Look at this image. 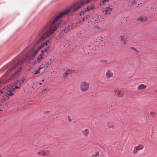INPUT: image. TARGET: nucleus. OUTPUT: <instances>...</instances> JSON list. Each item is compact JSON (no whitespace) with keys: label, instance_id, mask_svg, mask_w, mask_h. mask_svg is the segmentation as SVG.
I'll list each match as a JSON object with an SVG mask.
<instances>
[{"label":"nucleus","instance_id":"17","mask_svg":"<svg viewBox=\"0 0 157 157\" xmlns=\"http://www.w3.org/2000/svg\"><path fill=\"white\" fill-rule=\"evenodd\" d=\"M147 19V17L145 16H141L138 18V20L143 22L145 21Z\"/></svg>","mask_w":157,"mask_h":157},{"label":"nucleus","instance_id":"20","mask_svg":"<svg viewBox=\"0 0 157 157\" xmlns=\"http://www.w3.org/2000/svg\"><path fill=\"white\" fill-rule=\"evenodd\" d=\"M72 73V71L70 69H67L65 72L63 74V75L64 77L67 76V75L69 74Z\"/></svg>","mask_w":157,"mask_h":157},{"label":"nucleus","instance_id":"29","mask_svg":"<svg viewBox=\"0 0 157 157\" xmlns=\"http://www.w3.org/2000/svg\"><path fill=\"white\" fill-rule=\"evenodd\" d=\"M99 152L98 151H96L95 153L92 155V157H96L99 155Z\"/></svg>","mask_w":157,"mask_h":157},{"label":"nucleus","instance_id":"5","mask_svg":"<svg viewBox=\"0 0 157 157\" xmlns=\"http://www.w3.org/2000/svg\"><path fill=\"white\" fill-rule=\"evenodd\" d=\"M7 90L8 91V92H7L6 94H5L2 97L4 101L7 100L9 98L8 96H11L13 94L12 93L13 89L9 90V89H7Z\"/></svg>","mask_w":157,"mask_h":157},{"label":"nucleus","instance_id":"14","mask_svg":"<svg viewBox=\"0 0 157 157\" xmlns=\"http://www.w3.org/2000/svg\"><path fill=\"white\" fill-rule=\"evenodd\" d=\"M93 21H94L96 23H98L99 21V19L98 16L96 14L94 15L92 18Z\"/></svg>","mask_w":157,"mask_h":157},{"label":"nucleus","instance_id":"15","mask_svg":"<svg viewBox=\"0 0 157 157\" xmlns=\"http://www.w3.org/2000/svg\"><path fill=\"white\" fill-rule=\"evenodd\" d=\"M147 87L146 85L144 84H141L138 87V89L139 90H142L146 89Z\"/></svg>","mask_w":157,"mask_h":157},{"label":"nucleus","instance_id":"6","mask_svg":"<svg viewBox=\"0 0 157 157\" xmlns=\"http://www.w3.org/2000/svg\"><path fill=\"white\" fill-rule=\"evenodd\" d=\"M114 92L115 95L118 98H121L124 96V92L123 91L117 89L114 90Z\"/></svg>","mask_w":157,"mask_h":157},{"label":"nucleus","instance_id":"41","mask_svg":"<svg viewBox=\"0 0 157 157\" xmlns=\"http://www.w3.org/2000/svg\"><path fill=\"white\" fill-rule=\"evenodd\" d=\"M44 50H42L41 51V52H42V54L43 52H44Z\"/></svg>","mask_w":157,"mask_h":157},{"label":"nucleus","instance_id":"22","mask_svg":"<svg viewBox=\"0 0 157 157\" xmlns=\"http://www.w3.org/2000/svg\"><path fill=\"white\" fill-rule=\"evenodd\" d=\"M86 8V10L89 12L90 10H92L94 9V6L93 5H91L90 6H88L87 8Z\"/></svg>","mask_w":157,"mask_h":157},{"label":"nucleus","instance_id":"26","mask_svg":"<svg viewBox=\"0 0 157 157\" xmlns=\"http://www.w3.org/2000/svg\"><path fill=\"white\" fill-rule=\"evenodd\" d=\"M107 38L104 36H103L101 37V39H100V40H101V41H103L105 43V42L106 41V40H107Z\"/></svg>","mask_w":157,"mask_h":157},{"label":"nucleus","instance_id":"31","mask_svg":"<svg viewBox=\"0 0 157 157\" xmlns=\"http://www.w3.org/2000/svg\"><path fill=\"white\" fill-rule=\"evenodd\" d=\"M151 115L152 117H155L156 115V113L153 111H151L150 112Z\"/></svg>","mask_w":157,"mask_h":157},{"label":"nucleus","instance_id":"39","mask_svg":"<svg viewBox=\"0 0 157 157\" xmlns=\"http://www.w3.org/2000/svg\"><path fill=\"white\" fill-rule=\"evenodd\" d=\"M19 86L16 85L15 86V88L16 89H18L19 88Z\"/></svg>","mask_w":157,"mask_h":157},{"label":"nucleus","instance_id":"36","mask_svg":"<svg viewBox=\"0 0 157 157\" xmlns=\"http://www.w3.org/2000/svg\"><path fill=\"white\" fill-rule=\"evenodd\" d=\"M132 49H133V50H134L136 52H139V51H138V50L136 49V48H135L134 47H132Z\"/></svg>","mask_w":157,"mask_h":157},{"label":"nucleus","instance_id":"34","mask_svg":"<svg viewBox=\"0 0 157 157\" xmlns=\"http://www.w3.org/2000/svg\"><path fill=\"white\" fill-rule=\"evenodd\" d=\"M21 84V83L20 82V81L19 80L17 81L16 82V85L19 86H21L20 85Z\"/></svg>","mask_w":157,"mask_h":157},{"label":"nucleus","instance_id":"24","mask_svg":"<svg viewBox=\"0 0 157 157\" xmlns=\"http://www.w3.org/2000/svg\"><path fill=\"white\" fill-rule=\"evenodd\" d=\"M44 155L48 156L49 155L50 151L48 150H44Z\"/></svg>","mask_w":157,"mask_h":157},{"label":"nucleus","instance_id":"13","mask_svg":"<svg viewBox=\"0 0 157 157\" xmlns=\"http://www.w3.org/2000/svg\"><path fill=\"white\" fill-rule=\"evenodd\" d=\"M53 62L51 59H50L49 60L48 62L45 63V65L44 64V67L46 68H48L49 67H51L52 63Z\"/></svg>","mask_w":157,"mask_h":157},{"label":"nucleus","instance_id":"25","mask_svg":"<svg viewBox=\"0 0 157 157\" xmlns=\"http://www.w3.org/2000/svg\"><path fill=\"white\" fill-rule=\"evenodd\" d=\"M69 27H67L62 30V31H63L65 34L69 31Z\"/></svg>","mask_w":157,"mask_h":157},{"label":"nucleus","instance_id":"40","mask_svg":"<svg viewBox=\"0 0 157 157\" xmlns=\"http://www.w3.org/2000/svg\"><path fill=\"white\" fill-rule=\"evenodd\" d=\"M49 112V111H45L44 112V113L46 114L47 113H48Z\"/></svg>","mask_w":157,"mask_h":157},{"label":"nucleus","instance_id":"7","mask_svg":"<svg viewBox=\"0 0 157 157\" xmlns=\"http://www.w3.org/2000/svg\"><path fill=\"white\" fill-rule=\"evenodd\" d=\"M47 42H44L40 46H39L38 48L35 51H33L31 53L32 54V55L33 56V57H35V55L37 53V51L38 50L40 49L42 47H43L44 45H47Z\"/></svg>","mask_w":157,"mask_h":157},{"label":"nucleus","instance_id":"18","mask_svg":"<svg viewBox=\"0 0 157 157\" xmlns=\"http://www.w3.org/2000/svg\"><path fill=\"white\" fill-rule=\"evenodd\" d=\"M107 126L109 128H114V126L113 123L110 122H107Z\"/></svg>","mask_w":157,"mask_h":157},{"label":"nucleus","instance_id":"32","mask_svg":"<svg viewBox=\"0 0 157 157\" xmlns=\"http://www.w3.org/2000/svg\"><path fill=\"white\" fill-rule=\"evenodd\" d=\"M75 25H74V23H71V24L69 25V26L70 27L71 29H73L74 28V27Z\"/></svg>","mask_w":157,"mask_h":157},{"label":"nucleus","instance_id":"28","mask_svg":"<svg viewBox=\"0 0 157 157\" xmlns=\"http://www.w3.org/2000/svg\"><path fill=\"white\" fill-rule=\"evenodd\" d=\"M107 2H108L107 0H102L101 4V5H104L106 4Z\"/></svg>","mask_w":157,"mask_h":157},{"label":"nucleus","instance_id":"21","mask_svg":"<svg viewBox=\"0 0 157 157\" xmlns=\"http://www.w3.org/2000/svg\"><path fill=\"white\" fill-rule=\"evenodd\" d=\"M42 68V67H39L37 70H35L34 71H32L31 72L33 73V75L34 76H35V75H36L40 73L39 71L40 69H41Z\"/></svg>","mask_w":157,"mask_h":157},{"label":"nucleus","instance_id":"16","mask_svg":"<svg viewBox=\"0 0 157 157\" xmlns=\"http://www.w3.org/2000/svg\"><path fill=\"white\" fill-rule=\"evenodd\" d=\"M120 39L123 44H125L127 42V40L125 36H121Z\"/></svg>","mask_w":157,"mask_h":157},{"label":"nucleus","instance_id":"4","mask_svg":"<svg viewBox=\"0 0 157 157\" xmlns=\"http://www.w3.org/2000/svg\"><path fill=\"white\" fill-rule=\"evenodd\" d=\"M144 148V146L143 144H139L134 147L133 153L135 154H137L138 153L139 151L143 149Z\"/></svg>","mask_w":157,"mask_h":157},{"label":"nucleus","instance_id":"47","mask_svg":"<svg viewBox=\"0 0 157 157\" xmlns=\"http://www.w3.org/2000/svg\"><path fill=\"white\" fill-rule=\"evenodd\" d=\"M0 157H1V156L0 155Z\"/></svg>","mask_w":157,"mask_h":157},{"label":"nucleus","instance_id":"3","mask_svg":"<svg viewBox=\"0 0 157 157\" xmlns=\"http://www.w3.org/2000/svg\"><path fill=\"white\" fill-rule=\"evenodd\" d=\"M80 89L82 92L86 91L89 88V83L86 82H83L80 84Z\"/></svg>","mask_w":157,"mask_h":157},{"label":"nucleus","instance_id":"8","mask_svg":"<svg viewBox=\"0 0 157 157\" xmlns=\"http://www.w3.org/2000/svg\"><path fill=\"white\" fill-rule=\"evenodd\" d=\"M113 73L111 70H108L106 73V76L107 78L109 79L113 76Z\"/></svg>","mask_w":157,"mask_h":157},{"label":"nucleus","instance_id":"30","mask_svg":"<svg viewBox=\"0 0 157 157\" xmlns=\"http://www.w3.org/2000/svg\"><path fill=\"white\" fill-rule=\"evenodd\" d=\"M37 154L40 155H44V151H40L37 153Z\"/></svg>","mask_w":157,"mask_h":157},{"label":"nucleus","instance_id":"38","mask_svg":"<svg viewBox=\"0 0 157 157\" xmlns=\"http://www.w3.org/2000/svg\"><path fill=\"white\" fill-rule=\"evenodd\" d=\"M5 91H3V90H0V93L1 94L3 92H5Z\"/></svg>","mask_w":157,"mask_h":157},{"label":"nucleus","instance_id":"1","mask_svg":"<svg viewBox=\"0 0 157 157\" xmlns=\"http://www.w3.org/2000/svg\"><path fill=\"white\" fill-rule=\"evenodd\" d=\"M90 0H80L71 5L68 8L60 13L52 22H49L44 26L39 31L40 34L44 33L40 38V40H44L52 34L58 28L61 23V21H57L63 16L68 13L70 11L76 12L84 5L88 3Z\"/></svg>","mask_w":157,"mask_h":157},{"label":"nucleus","instance_id":"42","mask_svg":"<svg viewBox=\"0 0 157 157\" xmlns=\"http://www.w3.org/2000/svg\"><path fill=\"white\" fill-rule=\"evenodd\" d=\"M42 81H44V79H43V80H42Z\"/></svg>","mask_w":157,"mask_h":157},{"label":"nucleus","instance_id":"43","mask_svg":"<svg viewBox=\"0 0 157 157\" xmlns=\"http://www.w3.org/2000/svg\"><path fill=\"white\" fill-rule=\"evenodd\" d=\"M109 2L110 0H107Z\"/></svg>","mask_w":157,"mask_h":157},{"label":"nucleus","instance_id":"37","mask_svg":"<svg viewBox=\"0 0 157 157\" xmlns=\"http://www.w3.org/2000/svg\"><path fill=\"white\" fill-rule=\"evenodd\" d=\"M49 48V46H47V47L45 48L44 49V51L47 52V51H48V50Z\"/></svg>","mask_w":157,"mask_h":157},{"label":"nucleus","instance_id":"35","mask_svg":"<svg viewBox=\"0 0 157 157\" xmlns=\"http://www.w3.org/2000/svg\"><path fill=\"white\" fill-rule=\"evenodd\" d=\"M90 16L89 15H86L85 17L82 18V21H84L85 19H87Z\"/></svg>","mask_w":157,"mask_h":157},{"label":"nucleus","instance_id":"19","mask_svg":"<svg viewBox=\"0 0 157 157\" xmlns=\"http://www.w3.org/2000/svg\"><path fill=\"white\" fill-rule=\"evenodd\" d=\"M39 67H42V68L40 69L39 71L40 74H42L45 71V68L44 67V64H43L40 65Z\"/></svg>","mask_w":157,"mask_h":157},{"label":"nucleus","instance_id":"11","mask_svg":"<svg viewBox=\"0 0 157 157\" xmlns=\"http://www.w3.org/2000/svg\"><path fill=\"white\" fill-rule=\"evenodd\" d=\"M89 130L88 129H86L82 131V135L85 137L88 136L89 134Z\"/></svg>","mask_w":157,"mask_h":157},{"label":"nucleus","instance_id":"46","mask_svg":"<svg viewBox=\"0 0 157 157\" xmlns=\"http://www.w3.org/2000/svg\"><path fill=\"white\" fill-rule=\"evenodd\" d=\"M54 72V71H53V72H52V73H53Z\"/></svg>","mask_w":157,"mask_h":157},{"label":"nucleus","instance_id":"10","mask_svg":"<svg viewBox=\"0 0 157 157\" xmlns=\"http://www.w3.org/2000/svg\"><path fill=\"white\" fill-rule=\"evenodd\" d=\"M113 8L111 7H110V6L107 7L104 11L105 14H110Z\"/></svg>","mask_w":157,"mask_h":157},{"label":"nucleus","instance_id":"45","mask_svg":"<svg viewBox=\"0 0 157 157\" xmlns=\"http://www.w3.org/2000/svg\"><path fill=\"white\" fill-rule=\"evenodd\" d=\"M54 72V71H53V72H52V73H53Z\"/></svg>","mask_w":157,"mask_h":157},{"label":"nucleus","instance_id":"12","mask_svg":"<svg viewBox=\"0 0 157 157\" xmlns=\"http://www.w3.org/2000/svg\"><path fill=\"white\" fill-rule=\"evenodd\" d=\"M65 34L63 31H61L58 36L56 37V40H59L63 38L65 35Z\"/></svg>","mask_w":157,"mask_h":157},{"label":"nucleus","instance_id":"27","mask_svg":"<svg viewBox=\"0 0 157 157\" xmlns=\"http://www.w3.org/2000/svg\"><path fill=\"white\" fill-rule=\"evenodd\" d=\"M43 55V54L41 53L40 55V56L38 57L37 58V60L38 62H39L40 61H41V59H42V55Z\"/></svg>","mask_w":157,"mask_h":157},{"label":"nucleus","instance_id":"23","mask_svg":"<svg viewBox=\"0 0 157 157\" xmlns=\"http://www.w3.org/2000/svg\"><path fill=\"white\" fill-rule=\"evenodd\" d=\"M87 12H88L87 10H86V8H85L84 9L82 10L80 13V15L82 16L84 15L85 14H86Z\"/></svg>","mask_w":157,"mask_h":157},{"label":"nucleus","instance_id":"44","mask_svg":"<svg viewBox=\"0 0 157 157\" xmlns=\"http://www.w3.org/2000/svg\"><path fill=\"white\" fill-rule=\"evenodd\" d=\"M156 91L157 92V90H156Z\"/></svg>","mask_w":157,"mask_h":157},{"label":"nucleus","instance_id":"33","mask_svg":"<svg viewBox=\"0 0 157 157\" xmlns=\"http://www.w3.org/2000/svg\"><path fill=\"white\" fill-rule=\"evenodd\" d=\"M25 78L24 77H22L21 78V80H19L20 81V82H21V84H22V83H23L24 82V81L25 80Z\"/></svg>","mask_w":157,"mask_h":157},{"label":"nucleus","instance_id":"9","mask_svg":"<svg viewBox=\"0 0 157 157\" xmlns=\"http://www.w3.org/2000/svg\"><path fill=\"white\" fill-rule=\"evenodd\" d=\"M132 4L135 7H138L140 4H141V0H132Z\"/></svg>","mask_w":157,"mask_h":157},{"label":"nucleus","instance_id":"2","mask_svg":"<svg viewBox=\"0 0 157 157\" xmlns=\"http://www.w3.org/2000/svg\"><path fill=\"white\" fill-rule=\"evenodd\" d=\"M34 58L33 56L32 55L31 53L29 54L25 57V59H22V58H20L17 60V61L15 63L13 67H10L5 74L6 75H7L8 74L11 72L12 70H13L15 68H17V70L15 73L9 78L8 79H4L2 80L1 82L3 83H5L7 82H9L10 80L13 79L14 78L16 77L18 75L19 72L20 71L21 69V67H20L18 66L21 64L24 61H25L26 62H28L27 60H31L33 59Z\"/></svg>","mask_w":157,"mask_h":157}]
</instances>
